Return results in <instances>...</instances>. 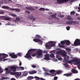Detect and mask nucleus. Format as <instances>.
<instances>
[{
  "label": "nucleus",
  "mask_w": 80,
  "mask_h": 80,
  "mask_svg": "<svg viewBox=\"0 0 80 80\" xmlns=\"http://www.w3.org/2000/svg\"><path fill=\"white\" fill-rule=\"evenodd\" d=\"M57 53L58 54H59V53H60V55H62L63 57H66V52L64 51L60 50L58 51Z\"/></svg>",
  "instance_id": "nucleus-7"
},
{
  "label": "nucleus",
  "mask_w": 80,
  "mask_h": 80,
  "mask_svg": "<svg viewBox=\"0 0 80 80\" xmlns=\"http://www.w3.org/2000/svg\"><path fill=\"white\" fill-rule=\"evenodd\" d=\"M62 73V71H58L56 72V73L57 74H60V73Z\"/></svg>",
  "instance_id": "nucleus-40"
},
{
  "label": "nucleus",
  "mask_w": 80,
  "mask_h": 80,
  "mask_svg": "<svg viewBox=\"0 0 80 80\" xmlns=\"http://www.w3.org/2000/svg\"><path fill=\"white\" fill-rule=\"evenodd\" d=\"M25 8L26 9H28V10H35V9L34 8H33L32 7H26Z\"/></svg>",
  "instance_id": "nucleus-16"
},
{
  "label": "nucleus",
  "mask_w": 80,
  "mask_h": 80,
  "mask_svg": "<svg viewBox=\"0 0 80 80\" xmlns=\"http://www.w3.org/2000/svg\"><path fill=\"white\" fill-rule=\"evenodd\" d=\"M8 55L5 53H0V61H2V60L8 57Z\"/></svg>",
  "instance_id": "nucleus-6"
},
{
  "label": "nucleus",
  "mask_w": 80,
  "mask_h": 80,
  "mask_svg": "<svg viewBox=\"0 0 80 80\" xmlns=\"http://www.w3.org/2000/svg\"><path fill=\"white\" fill-rule=\"evenodd\" d=\"M10 57H11L13 58H17V56L16 54H14V53L10 54H9Z\"/></svg>",
  "instance_id": "nucleus-11"
},
{
  "label": "nucleus",
  "mask_w": 80,
  "mask_h": 80,
  "mask_svg": "<svg viewBox=\"0 0 80 80\" xmlns=\"http://www.w3.org/2000/svg\"><path fill=\"white\" fill-rule=\"evenodd\" d=\"M16 6H17L18 7H22V5L20 4H16Z\"/></svg>",
  "instance_id": "nucleus-41"
},
{
  "label": "nucleus",
  "mask_w": 80,
  "mask_h": 80,
  "mask_svg": "<svg viewBox=\"0 0 80 80\" xmlns=\"http://www.w3.org/2000/svg\"><path fill=\"white\" fill-rule=\"evenodd\" d=\"M58 45L59 47H60L61 48H64L65 47V46L63 45H62L60 44V43H59L58 44Z\"/></svg>",
  "instance_id": "nucleus-33"
},
{
  "label": "nucleus",
  "mask_w": 80,
  "mask_h": 80,
  "mask_svg": "<svg viewBox=\"0 0 80 80\" xmlns=\"http://www.w3.org/2000/svg\"><path fill=\"white\" fill-rule=\"evenodd\" d=\"M66 62L68 63H72V62H74L76 65H77L78 68L79 69H80V61H79L78 59L77 58H74L72 60H70L69 61L68 60Z\"/></svg>",
  "instance_id": "nucleus-2"
},
{
  "label": "nucleus",
  "mask_w": 80,
  "mask_h": 80,
  "mask_svg": "<svg viewBox=\"0 0 80 80\" xmlns=\"http://www.w3.org/2000/svg\"><path fill=\"white\" fill-rule=\"evenodd\" d=\"M80 45V39H76L74 42L73 46H76Z\"/></svg>",
  "instance_id": "nucleus-8"
},
{
  "label": "nucleus",
  "mask_w": 80,
  "mask_h": 80,
  "mask_svg": "<svg viewBox=\"0 0 80 80\" xmlns=\"http://www.w3.org/2000/svg\"><path fill=\"white\" fill-rule=\"evenodd\" d=\"M57 79H58V77H55L54 78V80H57Z\"/></svg>",
  "instance_id": "nucleus-51"
},
{
  "label": "nucleus",
  "mask_w": 80,
  "mask_h": 80,
  "mask_svg": "<svg viewBox=\"0 0 80 80\" xmlns=\"http://www.w3.org/2000/svg\"><path fill=\"white\" fill-rule=\"evenodd\" d=\"M44 53H47L48 52V51H44Z\"/></svg>",
  "instance_id": "nucleus-54"
},
{
  "label": "nucleus",
  "mask_w": 80,
  "mask_h": 80,
  "mask_svg": "<svg viewBox=\"0 0 80 80\" xmlns=\"http://www.w3.org/2000/svg\"><path fill=\"white\" fill-rule=\"evenodd\" d=\"M32 68H36V66L33 65L32 66Z\"/></svg>",
  "instance_id": "nucleus-48"
},
{
  "label": "nucleus",
  "mask_w": 80,
  "mask_h": 80,
  "mask_svg": "<svg viewBox=\"0 0 80 80\" xmlns=\"http://www.w3.org/2000/svg\"><path fill=\"white\" fill-rule=\"evenodd\" d=\"M69 59V57L68 56L64 58V60L65 61V62H67Z\"/></svg>",
  "instance_id": "nucleus-25"
},
{
  "label": "nucleus",
  "mask_w": 80,
  "mask_h": 80,
  "mask_svg": "<svg viewBox=\"0 0 80 80\" xmlns=\"http://www.w3.org/2000/svg\"><path fill=\"white\" fill-rule=\"evenodd\" d=\"M36 50V49H30L29 51H28V52L24 56V57L26 58H28V59H32L33 58L32 57V56H31V54L32 53H33V51H35Z\"/></svg>",
  "instance_id": "nucleus-3"
},
{
  "label": "nucleus",
  "mask_w": 80,
  "mask_h": 80,
  "mask_svg": "<svg viewBox=\"0 0 80 80\" xmlns=\"http://www.w3.org/2000/svg\"><path fill=\"white\" fill-rule=\"evenodd\" d=\"M25 12L28 13V14H30V12L28 11H26Z\"/></svg>",
  "instance_id": "nucleus-47"
},
{
  "label": "nucleus",
  "mask_w": 80,
  "mask_h": 80,
  "mask_svg": "<svg viewBox=\"0 0 80 80\" xmlns=\"http://www.w3.org/2000/svg\"><path fill=\"white\" fill-rule=\"evenodd\" d=\"M35 51H33V52H32L31 54V55H32V57H35V56H36L37 55V58H41L42 57V51L41 50H38L37 52L36 53H34V52H35Z\"/></svg>",
  "instance_id": "nucleus-1"
},
{
  "label": "nucleus",
  "mask_w": 80,
  "mask_h": 80,
  "mask_svg": "<svg viewBox=\"0 0 80 80\" xmlns=\"http://www.w3.org/2000/svg\"><path fill=\"white\" fill-rule=\"evenodd\" d=\"M61 43L62 45H65V40L61 42Z\"/></svg>",
  "instance_id": "nucleus-37"
},
{
  "label": "nucleus",
  "mask_w": 80,
  "mask_h": 80,
  "mask_svg": "<svg viewBox=\"0 0 80 80\" xmlns=\"http://www.w3.org/2000/svg\"><path fill=\"white\" fill-rule=\"evenodd\" d=\"M60 17V18H63V17H64V15H60L59 16Z\"/></svg>",
  "instance_id": "nucleus-50"
},
{
  "label": "nucleus",
  "mask_w": 80,
  "mask_h": 80,
  "mask_svg": "<svg viewBox=\"0 0 80 80\" xmlns=\"http://www.w3.org/2000/svg\"><path fill=\"white\" fill-rule=\"evenodd\" d=\"M44 57H45L44 58V59L45 60H48L50 58H49V55L48 54H46L44 55Z\"/></svg>",
  "instance_id": "nucleus-20"
},
{
  "label": "nucleus",
  "mask_w": 80,
  "mask_h": 80,
  "mask_svg": "<svg viewBox=\"0 0 80 80\" xmlns=\"http://www.w3.org/2000/svg\"><path fill=\"white\" fill-rule=\"evenodd\" d=\"M34 77L33 76H28V80H32V79H33Z\"/></svg>",
  "instance_id": "nucleus-27"
},
{
  "label": "nucleus",
  "mask_w": 80,
  "mask_h": 80,
  "mask_svg": "<svg viewBox=\"0 0 80 80\" xmlns=\"http://www.w3.org/2000/svg\"><path fill=\"white\" fill-rule=\"evenodd\" d=\"M65 67H68V64H65Z\"/></svg>",
  "instance_id": "nucleus-56"
},
{
  "label": "nucleus",
  "mask_w": 80,
  "mask_h": 80,
  "mask_svg": "<svg viewBox=\"0 0 80 80\" xmlns=\"http://www.w3.org/2000/svg\"><path fill=\"white\" fill-rule=\"evenodd\" d=\"M17 68H18L17 66L15 65H13L10 68V70L12 72H16Z\"/></svg>",
  "instance_id": "nucleus-9"
},
{
  "label": "nucleus",
  "mask_w": 80,
  "mask_h": 80,
  "mask_svg": "<svg viewBox=\"0 0 80 80\" xmlns=\"http://www.w3.org/2000/svg\"><path fill=\"white\" fill-rule=\"evenodd\" d=\"M60 57V56H59V55H57L56 56V58H58Z\"/></svg>",
  "instance_id": "nucleus-55"
},
{
  "label": "nucleus",
  "mask_w": 80,
  "mask_h": 80,
  "mask_svg": "<svg viewBox=\"0 0 80 80\" xmlns=\"http://www.w3.org/2000/svg\"><path fill=\"white\" fill-rule=\"evenodd\" d=\"M3 72V70L2 69V68H0V73H2Z\"/></svg>",
  "instance_id": "nucleus-44"
},
{
  "label": "nucleus",
  "mask_w": 80,
  "mask_h": 80,
  "mask_svg": "<svg viewBox=\"0 0 80 80\" xmlns=\"http://www.w3.org/2000/svg\"><path fill=\"white\" fill-rule=\"evenodd\" d=\"M72 73H69L65 74L63 75L64 76H66V77H70L72 75Z\"/></svg>",
  "instance_id": "nucleus-19"
},
{
  "label": "nucleus",
  "mask_w": 80,
  "mask_h": 80,
  "mask_svg": "<svg viewBox=\"0 0 80 80\" xmlns=\"http://www.w3.org/2000/svg\"><path fill=\"white\" fill-rule=\"evenodd\" d=\"M5 70L6 71V74H8L9 73H10V70L8 69V68H6Z\"/></svg>",
  "instance_id": "nucleus-22"
},
{
  "label": "nucleus",
  "mask_w": 80,
  "mask_h": 80,
  "mask_svg": "<svg viewBox=\"0 0 80 80\" xmlns=\"http://www.w3.org/2000/svg\"><path fill=\"white\" fill-rule=\"evenodd\" d=\"M10 10H15V11H16V12H20V9L19 8H14V9H10Z\"/></svg>",
  "instance_id": "nucleus-17"
},
{
  "label": "nucleus",
  "mask_w": 80,
  "mask_h": 80,
  "mask_svg": "<svg viewBox=\"0 0 80 80\" xmlns=\"http://www.w3.org/2000/svg\"><path fill=\"white\" fill-rule=\"evenodd\" d=\"M70 28L69 26H68L66 27L67 30H70Z\"/></svg>",
  "instance_id": "nucleus-45"
},
{
  "label": "nucleus",
  "mask_w": 80,
  "mask_h": 80,
  "mask_svg": "<svg viewBox=\"0 0 80 80\" xmlns=\"http://www.w3.org/2000/svg\"><path fill=\"white\" fill-rule=\"evenodd\" d=\"M9 15H11V16H12V17H17V15L12 13H10L9 14Z\"/></svg>",
  "instance_id": "nucleus-28"
},
{
  "label": "nucleus",
  "mask_w": 80,
  "mask_h": 80,
  "mask_svg": "<svg viewBox=\"0 0 80 80\" xmlns=\"http://www.w3.org/2000/svg\"><path fill=\"white\" fill-rule=\"evenodd\" d=\"M20 68H21V70H24V68H23V67H20Z\"/></svg>",
  "instance_id": "nucleus-53"
},
{
  "label": "nucleus",
  "mask_w": 80,
  "mask_h": 80,
  "mask_svg": "<svg viewBox=\"0 0 80 80\" xmlns=\"http://www.w3.org/2000/svg\"><path fill=\"white\" fill-rule=\"evenodd\" d=\"M2 8L4 9H10V8H9V7L5 6H2Z\"/></svg>",
  "instance_id": "nucleus-26"
},
{
  "label": "nucleus",
  "mask_w": 80,
  "mask_h": 80,
  "mask_svg": "<svg viewBox=\"0 0 80 80\" xmlns=\"http://www.w3.org/2000/svg\"><path fill=\"white\" fill-rule=\"evenodd\" d=\"M66 23L67 24L70 25L72 24V21H67Z\"/></svg>",
  "instance_id": "nucleus-31"
},
{
  "label": "nucleus",
  "mask_w": 80,
  "mask_h": 80,
  "mask_svg": "<svg viewBox=\"0 0 80 80\" xmlns=\"http://www.w3.org/2000/svg\"><path fill=\"white\" fill-rule=\"evenodd\" d=\"M45 10H46V11H48V10H49V9H46Z\"/></svg>",
  "instance_id": "nucleus-63"
},
{
  "label": "nucleus",
  "mask_w": 80,
  "mask_h": 80,
  "mask_svg": "<svg viewBox=\"0 0 80 80\" xmlns=\"http://www.w3.org/2000/svg\"><path fill=\"white\" fill-rule=\"evenodd\" d=\"M77 20H80V17H79L77 18Z\"/></svg>",
  "instance_id": "nucleus-59"
},
{
  "label": "nucleus",
  "mask_w": 80,
  "mask_h": 80,
  "mask_svg": "<svg viewBox=\"0 0 80 80\" xmlns=\"http://www.w3.org/2000/svg\"><path fill=\"white\" fill-rule=\"evenodd\" d=\"M37 73V72L34 70L28 72V73L29 74H31V75H32V74H34V73Z\"/></svg>",
  "instance_id": "nucleus-21"
},
{
  "label": "nucleus",
  "mask_w": 80,
  "mask_h": 80,
  "mask_svg": "<svg viewBox=\"0 0 80 80\" xmlns=\"http://www.w3.org/2000/svg\"><path fill=\"white\" fill-rule=\"evenodd\" d=\"M17 55L18 56H19V57H20V56H21V55H22V54H21V53L19 52L17 54Z\"/></svg>",
  "instance_id": "nucleus-42"
},
{
  "label": "nucleus",
  "mask_w": 80,
  "mask_h": 80,
  "mask_svg": "<svg viewBox=\"0 0 80 80\" xmlns=\"http://www.w3.org/2000/svg\"><path fill=\"white\" fill-rule=\"evenodd\" d=\"M67 20L68 21H73V19L70 16H68L67 17Z\"/></svg>",
  "instance_id": "nucleus-15"
},
{
  "label": "nucleus",
  "mask_w": 80,
  "mask_h": 80,
  "mask_svg": "<svg viewBox=\"0 0 80 80\" xmlns=\"http://www.w3.org/2000/svg\"><path fill=\"white\" fill-rule=\"evenodd\" d=\"M22 75V72H16V75L15 76L16 78H19Z\"/></svg>",
  "instance_id": "nucleus-10"
},
{
  "label": "nucleus",
  "mask_w": 80,
  "mask_h": 80,
  "mask_svg": "<svg viewBox=\"0 0 80 80\" xmlns=\"http://www.w3.org/2000/svg\"><path fill=\"white\" fill-rule=\"evenodd\" d=\"M2 18H4V19L6 20H10L11 19V18L8 17L6 16H2Z\"/></svg>",
  "instance_id": "nucleus-18"
},
{
  "label": "nucleus",
  "mask_w": 80,
  "mask_h": 80,
  "mask_svg": "<svg viewBox=\"0 0 80 80\" xmlns=\"http://www.w3.org/2000/svg\"><path fill=\"white\" fill-rule=\"evenodd\" d=\"M75 14V11H72L70 13L71 15H74Z\"/></svg>",
  "instance_id": "nucleus-34"
},
{
  "label": "nucleus",
  "mask_w": 80,
  "mask_h": 80,
  "mask_svg": "<svg viewBox=\"0 0 80 80\" xmlns=\"http://www.w3.org/2000/svg\"><path fill=\"white\" fill-rule=\"evenodd\" d=\"M40 36L38 35H36L35 37V38L33 39V41L35 42H37L41 45H42L43 43V42L42 40L40 39Z\"/></svg>",
  "instance_id": "nucleus-4"
},
{
  "label": "nucleus",
  "mask_w": 80,
  "mask_h": 80,
  "mask_svg": "<svg viewBox=\"0 0 80 80\" xmlns=\"http://www.w3.org/2000/svg\"><path fill=\"white\" fill-rule=\"evenodd\" d=\"M3 79H5V78H4V77H3L0 80H3Z\"/></svg>",
  "instance_id": "nucleus-57"
},
{
  "label": "nucleus",
  "mask_w": 80,
  "mask_h": 80,
  "mask_svg": "<svg viewBox=\"0 0 80 80\" xmlns=\"http://www.w3.org/2000/svg\"><path fill=\"white\" fill-rule=\"evenodd\" d=\"M68 0H57V2L59 4H61L63 2H68Z\"/></svg>",
  "instance_id": "nucleus-12"
},
{
  "label": "nucleus",
  "mask_w": 80,
  "mask_h": 80,
  "mask_svg": "<svg viewBox=\"0 0 80 80\" xmlns=\"http://www.w3.org/2000/svg\"><path fill=\"white\" fill-rule=\"evenodd\" d=\"M56 75V73H53L52 75V76H53V77H54V76H55V75Z\"/></svg>",
  "instance_id": "nucleus-52"
},
{
  "label": "nucleus",
  "mask_w": 80,
  "mask_h": 80,
  "mask_svg": "<svg viewBox=\"0 0 80 80\" xmlns=\"http://www.w3.org/2000/svg\"><path fill=\"white\" fill-rule=\"evenodd\" d=\"M19 66H21L22 65V62H20L19 64Z\"/></svg>",
  "instance_id": "nucleus-61"
},
{
  "label": "nucleus",
  "mask_w": 80,
  "mask_h": 80,
  "mask_svg": "<svg viewBox=\"0 0 80 80\" xmlns=\"http://www.w3.org/2000/svg\"><path fill=\"white\" fill-rule=\"evenodd\" d=\"M65 43L67 45H70V41L68 40H65Z\"/></svg>",
  "instance_id": "nucleus-23"
},
{
  "label": "nucleus",
  "mask_w": 80,
  "mask_h": 80,
  "mask_svg": "<svg viewBox=\"0 0 80 80\" xmlns=\"http://www.w3.org/2000/svg\"><path fill=\"white\" fill-rule=\"evenodd\" d=\"M46 75H50V74L48 73H46Z\"/></svg>",
  "instance_id": "nucleus-62"
},
{
  "label": "nucleus",
  "mask_w": 80,
  "mask_h": 80,
  "mask_svg": "<svg viewBox=\"0 0 80 80\" xmlns=\"http://www.w3.org/2000/svg\"><path fill=\"white\" fill-rule=\"evenodd\" d=\"M71 72H72L73 73H78V71L75 70V69H73L71 70Z\"/></svg>",
  "instance_id": "nucleus-24"
},
{
  "label": "nucleus",
  "mask_w": 80,
  "mask_h": 80,
  "mask_svg": "<svg viewBox=\"0 0 80 80\" xmlns=\"http://www.w3.org/2000/svg\"><path fill=\"white\" fill-rule=\"evenodd\" d=\"M11 74L12 75H16V72H11Z\"/></svg>",
  "instance_id": "nucleus-46"
},
{
  "label": "nucleus",
  "mask_w": 80,
  "mask_h": 80,
  "mask_svg": "<svg viewBox=\"0 0 80 80\" xmlns=\"http://www.w3.org/2000/svg\"><path fill=\"white\" fill-rule=\"evenodd\" d=\"M75 80H80V79L77 78V79H75Z\"/></svg>",
  "instance_id": "nucleus-64"
},
{
  "label": "nucleus",
  "mask_w": 80,
  "mask_h": 80,
  "mask_svg": "<svg viewBox=\"0 0 80 80\" xmlns=\"http://www.w3.org/2000/svg\"><path fill=\"white\" fill-rule=\"evenodd\" d=\"M50 57L52 58L55 57V56H54V55L52 54V53H51V54L50 55Z\"/></svg>",
  "instance_id": "nucleus-39"
},
{
  "label": "nucleus",
  "mask_w": 80,
  "mask_h": 80,
  "mask_svg": "<svg viewBox=\"0 0 80 80\" xmlns=\"http://www.w3.org/2000/svg\"><path fill=\"white\" fill-rule=\"evenodd\" d=\"M10 80H16L15 78H11Z\"/></svg>",
  "instance_id": "nucleus-58"
},
{
  "label": "nucleus",
  "mask_w": 80,
  "mask_h": 80,
  "mask_svg": "<svg viewBox=\"0 0 80 80\" xmlns=\"http://www.w3.org/2000/svg\"><path fill=\"white\" fill-rule=\"evenodd\" d=\"M5 13V11L3 10H0V14H4Z\"/></svg>",
  "instance_id": "nucleus-35"
},
{
  "label": "nucleus",
  "mask_w": 80,
  "mask_h": 80,
  "mask_svg": "<svg viewBox=\"0 0 80 80\" xmlns=\"http://www.w3.org/2000/svg\"><path fill=\"white\" fill-rule=\"evenodd\" d=\"M45 10V9L42 8H41L39 9V10L40 11H44Z\"/></svg>",
  "instance_id": "nucleus-36"
},
{
  "label": "nucleus",
  "mask_w": 80,
  "mask_h": 80,
  "mask_svg": "<svg viewBox=\"0 0 80 80\" xmlns=\"http://www.w3.org/2000/svg\"><path fill=\"white\" fill-rule=\"evenodd\" d=\"M72 23H73V24H78L79 22L77 21H72Z\"/></svg>",
  "instance_id": "nucleus-30"
},
{
  "label": "nucleus",
  "mask_w": 80,
  "mask_h": 80,
  "mask_svg": "<svg viewBox=\"0 0 80 80\" xmlns=\"http://www.w3.org/2000/svg\"><path fill=\"white\" fill-rule=\"evenodd\" d=\"M55 45V42H53L50 41L48 43H46L45 46L47 49H50L51 47H53Z\"/></svg>",
  "instance_id": "nucleus-5"
},
{
  "label": "nucleus",
  "mask_w": 80,
  "mask_h": 80,
  "mask_svg": "<svg viewBox=\"0 0 80 80\" xmlns=\"http://www.w3.org/2000/svg\"><path fill=\"white\" fill-rule=\"evenodd\" d=\"M17 21H20V18L19 17L16 18V20L14 21L15 22H17Z\"/></svg>",
  "instance_id": "nucleus-29"
},
{
  "label": "nucleus",
  "mask_w": 80,
  "mask_h": 80,
  "mask_svg": "<svg viewBox=\"0 0 80 80\" xmlns=\"http://www.w3.org/2000/svg\"><path fill=\"white\" fill-rule=\"evenodd\" d=\"M7 60H8V59H3L2 60V61H3V62L5 61H7Z\"/></svg>",
  "instance_id": "nucleus-49"
},
{
  "label": "nucleus",
  "mask_w": 80,
  "mask_h": 80,
  "mask_svg": "<svg viewBox=\"0 0 80 80\" xmlns=\"http://www.w3.org/2000/svg\"><path fill=\"white\" fill-rule=\"evenodd\" d=\"M23 76H26L28 75V72H23Z\"/></svg>",
  "instance_id": "nucleus-32"
},
{
  "label": "nucleus",
  "mask_w": 80,
  "mask_h": 80,
  "mask_svg": "<svg viewBox=\"0 0 80 80\" xmlns=\"http://www.w3.org/2000/svg\"><path fill=\"white\" fill-rule=\"evenodd\" d=\"M66 50L68 51V52H70L71 51V49L69 48H66Z\"/></svg>",
  "instance_id": "nucleus-43"
},
{
  "label": "nucleus",
  "mask_w": 80,
  "mask_h": 80,
  "mask_svg": "<svg viewBox=\"0 0 80 80\" xmlns=\"http://www.w3.org/2000/svg\"><path fill=\"white\" fill-rule=\"evenodd\" d=\"M58 60H62V58L59 57L58 58Z\"/></svg>",
  "instance_id": "nucleus-60"
},
{
  "label": "nucleus",
  "mask_w": 80,
  "mask_h": 80,
  "mask_svg": "<svg viewBox=\"0 0 80 80\" xmlns=\"http://www.w3.org/2000/svg\"><path fill=\"white\" fill-rule=\"evenodd\" d=\"M28 18L31 20H33L32 22L35 20V18L32 16V15H29L28 16Z\"/></svg>",
  "instance_id": "nucleus-13"
},
{
  "label": "nucleus",
  "mask_w": 80,
  "mask_h": 80,
  "mask_svg": "<svg viewBox=\"0 0 80 80\" xmlns=\"http://www.w3.org/2000/svg\"><path fill=\"white\" fill-rule=\"evenodd\" d=\"M56 71H55L54 70H51L50 71V73H54V72H55Z\"/></svg>",
  "instance_id": "nucleus-38"
},
{
  "label": "nucleus",
  "mask_w": 80,
  "mask_h": 80,
  "mask_svg": "<svg viewBox=\"0 0 80 80\" xmlns=\"http://www.w3.org/2000/svg\"><path fill=\"white\" fill-rule=\"evenodd\" d=\"M51 17L52 18H54L55 19H56L57 20H59L60 18H58L56 16H55L54 15L52 14L51 15Z\"/></svg>",
  "instance_id": "nucleus-14"
}]
</instances>
